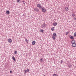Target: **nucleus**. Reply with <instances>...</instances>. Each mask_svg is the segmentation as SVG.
<instances>
[{
    "mask_svg": "<svg viewBox=\"0 0 76 76\" xmlns=\"http://www.w3.org/2000/svg\"><path fill=\"white\" fill-rule=\"evenodd\" d=\"M40 61H43V58H42L40 59Z\"/></svg>",
    "mask_w": 76,
    "mask_h": 76,
    "instance_id": "obj_25",
    "label": "nucleus"
},
{
    "mask_svg": "<svg viewBox=\"0 0 76 76\" xmlns=\"http://www.w3.org/2000/svg\"><path fill=\"white\" fill-rule=\"evenodd\" d=\"M72 17H75V14L74 13H72Z\"/></svg>",
    "mask_w": 76,
    "mask_h": 76,
    "instance_id": "obj_16",
    "label": "nucleus"
},
{
    "mask_svg": "<svg viewBox=\"0 0 76 76\" xmlns=\"http://www.w3.org/2000/svg\"><path fill=\"white\" fill-rule=\"evenodd\" d=\"M72 65L71 64H69L68 65V67L69 68H71L72 67Z\"/></svg>",
    "mask_w": 76,
    "mask_h": 76,
    "instance_id": "obj_11",
    "label": "nucleus"
},
{
    "mask_svg": "<svg viewBox=\"0 0 76 76\" xmlns=\"http://www.w3.org/2000/svg\"><path fill=\"white\" fill-rule=\"evenodd\" d=\"M69 38H70L71 39H74V37H73V36L70 35L69 36Z\"/></svg>",
    "mask_w": 76,
    "mask_h": 76,
    "instance_id": "obj_6",
    "label": "nucleus"
},
{
    "mask_svg": "<svg viewBox=\"0 0 76 76\" xmlns=\"http://www.w3.org/2000/svg\"><path fill=\"white\" fill-rule=\"evenodd\" d=\"M12 58L14 60V61H15L16 60L15 59V57L13 56Z\"/></svg>",
    "mask_w": 76,
    "mask_h": 76,
    "instance_id": "obj_14",
    "label": "nucleus"
},
{
    "mask_svg": "<svg viewBox=\"0 0 76 76\" xmlns=\"http://www.w3.org/2000/svg\"><path fill=\"white\" fill-rule=\"evenodd\" d=\"M23 4H25V3H24V2H23Z\"/></svg>",
    "mask_w": 76,
    "mask_h": 76,
    "instance_id": "obj_29",
    "label": "nucleus"
},
{
    "mask_svg": "<svg viewBox=\"0 0 76 76\" xmlns=\"http://www.w3.org/2000/svg\"><path fill=\"white\" fill-rule=\"evenodd\" d=\"M35 43H36V42L34 41H33L32 42V45H35Z\"/></svg>",
    "mask_w": 76,
    "mask_h": 76,
    "instance_id": "obj_9",
    "label": "nucleus"
},
{
    "mask_svg": "<svg viewBox=\"0 0 76 76\" xmlns=\"http://www.w3.org/2000/svg\"><path fill=\"white\" fill-rule=\"evenodd\" d=\"M37 7H39V9L41 10L42 12H43V13H45L47 11L46 10V9L44 8V7H42V6L41 5V4H38L37 5Z\"/></svg>",
    "mask_w": 76,
    "mask_h": 76,
    "instance_id": "obj_1",
    "label": "nucleus"
},
{
    "mask_svg": "<svg viewBox=\"0 0 76 76\" xmlns=\"http://www.w3.org/2000/svg\"><path fill=\"white\" fill-rule=\"evenodd\" d=\"M10 73H12V71L11 70L10 71Z\"/></svg>",
    "mask_w": 76,
    "mask_h": 76,
    "instance_id": "obj_26",
    "label": "nucleus"
},
{
    "mask_svg": "<svg viewBox=\"0 0 76 76\" xmlns=\"http://www.w3.org/2000/svg\"><path fill=\"white\" fill-rule=\"evenodd\" d=\"M23 2H24V1H23Z\"/></svg>",
    "mask_w": 76,
    "mask_h": 76,
    "instance_id": "obj_32",
    "label": "nucleus"
},
{
    "mask_svg": "<svg viewBox=\"0 0 76 76\" xmlns=\"http://www.w3.org/2000/svg\"><path fill=\"white\" fill-rule=\"evenodd\" d=\"M14 54H17V51L15 50L14 51Z\"/></svg>",
    "mask_w": 76,
    "mask_h": 76,
    "instance_id": "obj_19",
    "label": "nucleus"
},
{
    "mask_svg": "<svg viewBox=\"0 0 76 76\" xmlns=\"http://www.w3.org/2000/svg\"><path fill=\"white\" fill-rule=\"evenodd\" d=\"M52 38H53V39L54 40L55 39H56V38H55V36H52Z\"/></svg>",
    "mask_w": 76,
    "mask_h": 76,
    "instance_id": "obj_18",
    "label": "nucleus"
},
{
    "mask_svg": "<svg viewBox=\"0 0 76 76\" xmlns=\"http://www.w3.org/2000/svg\"><path fill=\"white\" fill-rule=\"evenodd\" d=\"M55 29H54V27H52L51 28V30H52V31H54V30Z\"/></svg>",
    "mask_w": 76,
    "mask_h": 76,
    "instance_id": "obj_17",
    "label": "nucleus"
},
{
    "mask_svg": "<svg viewBox=\"0 0 76 76\" xmlns=\"http://www.w3.org/2000/svg\"><path fill=\"white\" fill-rule=\"evenodd\" d=\"M7 41L8 42H9L10 43H11V42H12V40L10 38L8 39Z\"/></svg>",
    "mask_w": 76,
    "mask_h": 76,
    "instance_id": "obj_5",
    "label": "nucleus"
},
{
    "mask_svg": "<svg viewBox=\"0 0 76 76\" xmlns=\"http://www.w3.org/2000/svg\"><path fill=\"white\" fill-rule=\"evenodd\" d=\"M34 9L35 11L36 12H39V10L38 9V8H34Z\"/></svg>",
    "mask_w": 76,
    "mask_h": 76,
    "instance_id": "obj_3",
    "label": "nucleus"
},
{
    "mask_svg": "<svg viewBox=\"0 0 76 76\" xmlns=\"http://www.w3.org/2000/svg\"><path fill=\"white\" fill-rule=\"evenodd\" d=\"M57 23L56 22H55L53 23V25H54V26H56V25H57Z\"/></svg>",
    "mask_w": 76,
    "mask_h": 76,
    "instance_id": "obj_15",
    "label": "nucleus"
},
{
    "mask_svg": "<svg viewBox=\"0 0 76 76\" xmlns=\"http://www.w3.org/2000/svg\"><path fill=\"white\" fill-rule=\"evenodd\" d=\"M20 1V0H17V3H19Z\"/></svg>",
    "mask_w": 76,
    "mask_h": 76,
    "instance_id": "obj_24",
    "label": "nucleus"
},
{
    "mask_svg": "<svg viewBox=\"0 0 76 76\" xmlns=\"http://www.w3.org/2000/svg\"><path fill=\"white\" fill-rule=\"evenodd\" d=\"M75 39L72 40L71 41L72 44V47H76V43L75 42Z\"/></svg>",
    "mask_w": 76,
    "mask_h": 76,
    "instance_id": "obj_2",
    "label": "nucleus"
},
{
    "mask_svg": "<svg viewBox=\"0 0 76 76\" xmlns=\"http://www.w3.org/2000/svg\"><path fill=\"white\" fill-rule=\"evenodd\" d=\"M23 16H25V14H24L23 15Z\"/></svg>",
    "mask_w": 76,
    "mask_h": 76,
    "instance_id": "obj_28",
    "label": "nucleus"
},
{
    "mask_svg": "<svg viewBox=\"0 0 76 76\" xmlns=\"http://www.w3.org/2000/svg\"><path fill=\"white\" fill-rule=\"evenodd\" d=\"M42 28H45L46 27V24L45 23H44L41 25Z\"/></svg>",
    "mask_w": 76,
    "mask_h": 76,
    "instance_id": "obj_4",
    "label": "nucleus"
},
{
    "mask_svg": "<svg viewBox=\"0 0 76 76\" xmlns=\"http://www.w3.org/2000/svg\"><path fill=\"white\" fill-rule=\"evenodd\" d=\"M52 36H54V37H57V34L56 33H54L53 34V35Z\"/></svg>",
    "mask_w": 76,
    "mask_h": 76,
    "instance_id": "obj_10",
    "label": "nucleus"
},
{
    "mask_svg": "<svg viewBox=\"0 0 76 76\" xmlns=\"http://www.w3.org/2000/svg\"><path fill=\"white\" fill-rule=\"evenodd\" d=\"M75 17H74V19H75Z\"/></svg>",
    "mask_w": 76,
    "mask_h": 76,
    "instance_id": "obj_30",
    "label": "nucleus"
},
{
    "mask_svg": "<svg viewBox=\"0 0 76 76\" xmlns=\"http://www.w3.org/2000/svg\"><path fill=\"white\" fill-rule=\"evenodd\" d=\"M25 72L24 73H26L27 72H28V73L29 72V69H27V70H24Z\"/></svg>",
    "mask_w": 76,
    "mask_h": 76,
    "instance_id": "obj_7",
    "label": "nucleus"
},
{
    "mask_svg": "<svg viewBox=\"0 0 76 76\" xmlns=\"http://www.w3.org/2000/svg\"><path fill=\"white\" fill-rule=\"evenodd\" d=\"M63 61L61 60V63H63Z\"/></svg>",
    "mask_w": 76,
    "mask_h": 76,
    "instance_id": "obj_27",
    "label": "nucleus"
},
{
    "mask_svg": "<svg viewBox=\"0 0 76 76\" xmlns=\"http://www.w3.org/2000/svg\"><path fill=\"white\" fill-rule=\"evenodd\" d=\"M69 34V31H67L66 32V35H68V34Z\"/></svg>",
    "mask_w": 76,
    "mask_h": 76,
    "instance_id": "obj_23",
    "label": "nucleus"
},
{
    "mask_svg": "<svg viewBox=\"0 0 76 76\" xmlns=\"http://www.w3.org/2000/svg\"><path fill=\"white\" fill-rule=\"evenodd\" d=\"M74 36L76 37V32H75L74 34Z\"/></svg>",
    "mask_w": 76,
    "mask_h": 76,
    "instance_id": "obj_20",
    "label": "nucleus"
},
{
    "mask_svg": "<svg viewBox=\"0 0 76 76\" xmlns=\"http://www.w3.org/2000/svg\"><path fill=\"white\" fill-rule=\"evenodd\" d=\"M25 41L26 42V44L28 43V40H27V39H26V38L25 39Z\"/></svg>",
    "mask_w": 76,
    "mask_h": 76,
    "instance_id": "obj_13",
    "label": "nucleus"
},
{
    "mask_svg": "<svg viewBox=\"0 0 76 76\" xmlns=\"http://www.w3.org/2000/svg\"><path fill=\"white\" fill-rule=\"evenodd\" d=\"M40 32L42 33L44 32V30L42 29L41 30Z\"/></svg>",
    "mask_w": 76,
    "mask_h": 76,
    "instance_id": "obj_21",
    "label": "nucleus"
},
{
    "mask_svg": "<svg viewBox=\"0 0 76 76\" xmlns=\"http://www.w3.org/2000/svg\"><path fill=\"white\" fill-rule=\"evenodd\" d=\"M6 13L8 15H9V13H10V12L9 10L7 11L6 12Z\"/></svg>",
    "mask_w": 76,
    "mask_h": 76,
    "instance_id": "obj_12",
    "label": "nucleus"
},
{
    "mask_svg": "<svg viewBox=\"0 0 76 76\" xmlns=\"http://www.w3.org/2000/svg\"><path fill=\"white\" fill-rule=\"evenodd\" d=\"M53 76H58V75H57L56 74H53Z\"/></svg>",
    "mask_w": 76,
    "mask_h": 76,
    "instance_id": "obj_22",
    "label": "nucleus"
},
{
    "mask_svg": "<svg viewBox=\"0 0 76 76\" xmlns=\"http://www.w3.org/2000/svg\"><path fill=\"white\" fill-rule=\"evenodd\" d=\"M69 10V7H66L65 8V11H68Z\"/></svg>",
    "mask_w": 76,
    "mask_h": 76,
    "instance_id": "obj_8",
    "label": "nucleus"
},
{
    "mask_svg": "<svg viewBox=\"0 0 76 76\" xmlns=\"http://www.w3.org/2000/svg\"><path fill=\"white\" fill-rule=\"evenodd\" d=\"M6 64H7V63H6Z\"/></svg>",
    "mask_w": 76,
    "mask_h": 76,
    "instance_id": "obj_31",
    "label": "nucleus"
}]
</instances>
